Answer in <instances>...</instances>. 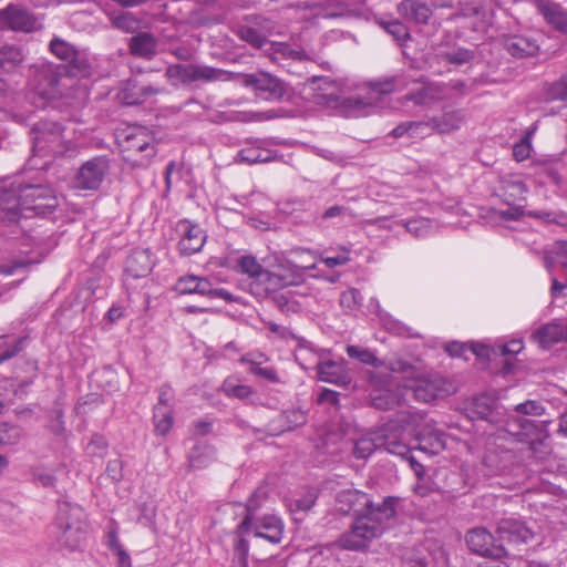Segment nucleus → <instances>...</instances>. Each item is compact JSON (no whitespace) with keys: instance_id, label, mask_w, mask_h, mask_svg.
Instances as JSON below:
<instances>
[{"instance_id":"obj_45","label":"nucleus","mask_w":567,"mask_h":567,"mask_svg":"<svg viewBox=\"0 0 567 567\" xmlns=\"http://www.w3.org/2000/svg\"><path fill=\"white\" fill-rule=\"evenodd\" d=\"M272 158L271 151L260 148L256 145H249L245 148H241L236 156V161L239 163L246 164H257L269 162Z\"/></svg>"},{"instance_id":"obj_50","label":"nucleus","mask_w":567,"mask_h":567,"mask_svg":"<svg viewBox=\"0 0 567 567\" xmlns=\"http://www.w3.org/2000/svg\"><path fill=\"white\" fill-rule=\"evenodd\" d=\"M237 538L234 544V567H249L248 565V553L249 543L244 538L245 534H240L236 530Z\"/></svg>"},{"instance_id":"obj_10","label":"nucleus","mask_w":567,"mask_h":567,"mask_svg":"<svg viewBox=\"0 0 567 567\" xmlns=\"http://www.w3.org/2000/svg\"><path fill=\"white\" fill-rule=\"evenodd\" d=\"M276 29V22L265 14H246L237 25V35L254 48L260 49Z\"/></svg>"},{"instance_id":"obj_19","label":"nucleus","mask_w":567,"mask_h":567,"mask_svg":"<svg viewBox=\"0 0 567 567\" xmlns=\"http://www.w3.org/2000/svg\"><path fill=\"white\" fill-rule=\"evenodd\" d=\"M496 534L498 544H503L505 548L506 545L528 544L534 538L533 530L525 522L514 517L501 519L497 524Z\"/></svg>"},{"instance_id":"obj_7","label":"nucleus","mask_w":567,"mask_h":567,"mask_svg":"<svg viewBox=\"0 0 567 567\" xmlns=\"http://www.w3.org/2000/svg\"><path fill=\"white\" fill-rule=\"evenodd\" d=\"M384 449L388 453L405 457L410 453L409 446L392 432L380 430L362 435L353 446V455L358 460L368 458L374 451Z\"/></svg>"},{"instance_id":"obj_37","label":"nucleus","mask_w":567,"mask_h":567,"mask_svg":"<svg viewBox=\"0 0 567 567\" xmlns=\"http://www.w3.org/2000/svg\"><path fill=\"white\" fill-rule=\"evenodd\" d=\"M561 320H553L533 333V338L542 348H549L555 343L561 342Z\"/></svg>"},{"instance_id":"obj_30","label":"nucleus","mask_w":567,"mask_h":567,"mask_svg":"<svg viewBox=\"0 0 567 567\" xmlns=\"http://www.w3.org/2000/svg\"><path fill=\"white\" fill-rule=\"evenodd\" d=\"M399 13L409 21L424 24L432 16V10L423 0H402L398 7Z\"/></svg>"},{"instance_id":"obj_18","label":"nucleus","mask_w":567,"mask_h":567,"mask_svg":"<svg viewBox=\"0 0 567 567\" xmlns=\"http://www.w3.org/2000/svg\"><path fill=\"white\" fill-rule=\"evenodd\" d=\"M369 381L374 389L370 393L371 405L379 410H392L399 405L400 399L391 389V374L370 372Z\"/></svg>"},{"instance_id":"obj_52","label":"nucleus","mask_w":567,"mask_h":567,"mask_svg":"<svg viewBox=\"0 0 567 567\" xmlns=\"http://www.w3.org/2000/svg\"><path fill=\"white\" fill-rule=\"evenodd\" d=\"M347 354L352 358L359 360L361 363L370 364L375 368H380L382 362L375 357V354L369 349H363L358 346H348Z\"/></svg>"},{"instance_id":"obj_15","label":"nucleus","mask_w":567,"mask_h":567,"mask_svg":"<svg viewBox=\"0 0 567 567\" xmlns=\"http://www.w3.org/2000/svg\"><path fill=\"white\" fill-rule=\"evenodd\" d=\"M176 231L179 235L177 249L181 256H192L199 252L207 240L206 231L189 219L179 220L176 224Z\"/></svg>"},{"instance_id":"obj_8","label":"nucleus","mask_w":567,"mask_h":567,"mask_svg":"<svg viewBox=\"0 0 567 567\" xmlns=\"http://www.w3.org/2000/svg\"><path fill=\"white\" fill-rule=\"evenodd\" d=\"M33 151L41 154L62 155L64 146L63 127L58 122L40 121L31 128Z\"/></svg>"},{"instance_id":"obj_5","label":"nucleus","mask_w":567,"mask_h":567,"mask_svg":"<svg viewBox=\"0 0 567 567\" xmlns=\"http://www.w3.org/2000/svg\"><path fill=\"white\" fill-rule=\"evenodd\" d=\"M31 78L38 94L47 100L68 96V91L73 83V79L68 75L66 66L52 62H40L32 65Z\"/></svg>"},{"instance_id":"obj_35","label":"nucleus","mask_w":567,"mask_h":567,"mask_svg":"<svg viewBox=\"0 0 567 567\" xmlns=\"http://www.w3.org/2000/svg\"><path fill=\"white\" fill-rule=\"evenodd\" d=\"M371 93L390 94L394 91H401L410 86V78L404 74L380 78L370 82Z\"/></svg>"},{"instance_id":"obj_28","label":"nucleus","mask_w":567,"mask_h":567,"mask_svg":"<svg viewBox=\"0 0 567 567\" xmlns=\"http://www.w3.org/2000/svg\"><path fill=\"white\" fill-rule=\"evenodd\" d=\"M319 83L318 91L313 93V103L326 107H337L341 102L339 89L328 78H312V84Z\"/></svg>"},{"instance_id":"obj_43","label":"nucleus","mask_w":567,"mask_h":567,"mask_svg":"<svg viewBox=\"0 0 567 567\" xmlns=\"http://www.w3.org/2000/svg\"><path fill=\"white\" fill-rule=\"evenodd\" d=\"M503 200L507 205H516L526 198L527 186L522 181H505L502 186Z\"/></svg>"},{"instance_id":"obj_46","label":"nucleus","mask_w":567,"mask_h":567,"mask_svg":"<svg viewBox=\"0 0 567 567\" xmlns=\"http://www.w3.org/2000/svg\"><path fill=\"white\" fill-rule=\"evenodd\" d=\"M27 337L10 339L8 336H0V364L11 360L25 347Z\"/></svg>"},{"instance_id":"obj_23","label":"nucleus","mask_w":567,"mask_h":567,"mask_svg":"<svg viewBox=\"0 0 567 567\" xmlns=\"http://www.w3.org/2000/svg\"><path fill=\"white\" fill-rule=\"evenodd\" d=\"M255 537L264 538L271 544H278L282 539L284 524L280 518L275 515H265L262 517H254V524L247 534Z\"/></svg>"},{"instance_id":"obj_41","label":"nucleus","mask_w":567,"mask_h":567,"mask_svg":"<svg viewBox=\"0 0 567 567\" xmlns=\"http://www.w3.org/2000/svg\"><path fill=\"white\" fill-rule=\"evenodd\" d=\"M237 265L239 270L248 276V282H258L260 278L268 276V270H266L254 256H241Z\"/></svg>"},{"instance_id":"obj_54","label":"nucleus","mask_w":567,"mask_h":567,"mask_svg":"<svg viewBox=\"0 0 567 567\" xmlns=\"http://www.w3.org/2000/svg\"><path fill=\"white\" fill-rule=\"evenodd\" d=\"M474 58V53L471 50L464 48L452 49L442 54V59L452 64L462 65L468 63Z\"/></svg>"},{"instance_id":"obj_33","label":"nucleus","mask_w":567,"mask_h":567,"mask_svg":"<svg viewBox=\"0 0 567 567\" xmlns=\"http://www.w3.org/2000/svg\"><path fill=\"white\" fill-rule=\"evenodd\" d=\"M308 421V414L300 408H292L282 411L277 417L272 420L280 432L293 431L297 427L303 426Z\"/></svg>"},{"instance_id":"obj_26","label":"nucleus","mask_w":567,"mask_h":567,"mask_svg":"<svg viewBox=\"0 0 567 567\" xmlns=\"http://www.w3.org/2000/svg\"><path fill=\"white\" fill-rule=\"evenodd\" d=\"M161 92V89L138 83L136 80H128L118 92V99L126 105H140Z\"/></svg>"},{"instance_id":"obj_22","label":"nucleus","mask_w":567,"mask_h":567,"mask_svg":"<svg viewBox=\"0 0 567 567\" xmlns=\"http://www.w3.org/2000/svg\"><path fill=\"white\" fill-rule=\"evenodd\" d=\"M37 19L20 6L9 4L0 10V27L12 31L31 32L35 29Z\"/></svg>"},{"instance_id":"obj_11","label":"nucleus","mask_w":567,"mask_h":567,"mask_svg":"<svg viewBox=\"0 0 567 567\" xmlns=\"http://www.w3.org/2000/svg\"><path fill=\"white\" fill-rule=\"evenodd\" d=\"M110 169L106 156H95L84 162L74 177V187L83 190H96Z\"/></svg>"},{"instance_id":"obj_17","label":"nucleus","mask_w":567,"mask_h":567,"mask_svg":"<svg viewBox=\"0 0 567 567\" xmlns=\"http://www.w3.org/2000/svg\"><path fill=\"white\" fill-rule=\"evenodd\" d=\"M20 194V183H13L10 188L0 189V220L8 225L29 218Z\"/></svg>"},{"instance_id":"obj_56","label":"nucleus","mask_w":567,"mask_h":567,"mask_svg":"<svg viewBox=\"0 0 567 567\" xmlns=\"http://www.w3.org/2000/svg\"><path fill=\"white\" fill-rule=\"evenodd\" d=\"M406 230L416 238L425 237L431 230V220L427 218H416L405 224Z\"/></svg>"},{"instance_id":"obj_9","label":"nucleus","mask_w":567,"mask_h":567,"mask_svg":"<svg viewBox=\"0 0 567 567\" xmlns=\"http://www.w3.org/2000/svg\"><path fill=\"white\" fill-rule=\"evenodd\" d=\"M166 73L168 78L177 79L184 84L227 82L235 78V74L229 71L202 64H174L167 69Z\"/></svg>"},{"instance_id":"obj_34","label":"nucleus","mask_w":567,"mask_h":567,"mask_svg":"<svg viewBox=\"0 0 567 567\" xmlns=\"http://www.w3.org/2000/svg\"><path fill=\"white\" fill-rule=\"evenodd\" d=\"M537 8L549 24L559 31L567 32V12L559 4L539 0Z\"/></svg>"},{"instance_id":"obj_12","label":"nucleus","mask_w":567,"mask_h":567,"mask_svg":"<svg viewBox=\"0 0 567 567\" xmlns=\"http://www.w3.org/2000/svg\"><path fill=\"white\" fill-rule=\"evenodd\" d=\"M455 388L447 379L433 375L430 378L419 379L412 385L406 388V392L411 393L416 401L429 403L435 399L447 396L454 393Z\"/></svg>"},{"instance_id":"obj_60","label":"nucleus","mask_w":567,"mask_h":567,"mask_svg":"<svg viewBox=\"0 0 567 567\" xmlns=\"http://www.w3.org/2000/svg\"><path fill=\"white\" fill-rule=\"evenodd\" d=\"M410 137H420L429 135L432 131V120L427 121H409Z\"/></svg>"},{"instance_id":"obj_13","label":"nucleus","mask_w":567,"mask_h":567,"mask_svg":"<svg viewBox=\"0 0 567 567\" xmlns=\"http://www.w3.org/2000/svg\"><path fill=\"white\" fill-rule=\"evenodd\" d=\"M279 272L268 270L266 278H260L258 282H247L249 292L258 299H264L272 291L300 282L298 272L289 274L284 265L279 267Z\"/></svg>"},{"instance_id":"obj_44","label":"nucleus","mask_w":567,"mask_h":567,"mask_svg":"<svg viewBox=\"0 0 567 567\" xmlns=\"http://www.w3.org/2000/svg\"><path fill=\"white\" fill-rule=\"evenodd\" d=\"M353 12L351 0H326L321 16L327 19L349 17Z\"/></svg>"},{"instance_id":"obj_61","label":"nucleus","mask_w":567,"mask_h":567,"mask_svg":"<svg viewBox=\"0 0 567 567\" xmlns=\"http://www.w3.org/2000/svg\"><path fill=\"white\" fill-rule=\"evenodd\" d=\"M174 401V391L169 384H163L158 390V402L155 408L172 410Z\"/></svg>"},{"instance_id":"obj_29","label":"nucleus","mask_w":567,"mask_h":567,"mask_svg":"<svg viewBox=\"0 0 567 567\" xmlns=\"http://www.w3.org/2000/svg\"><path fill=\"white\" fill-rule=\"evenodd\" d=\"M317 372L318 379L327 383L347 386L351 382V378L346 371V368L341 363L332 360L318 362Z\"/></svg>"},{"instance_id":"obj_57","label":"nucleus","mask_w":567,"mask_h":567,"mask_svg":"<svg viewBox=\"0 0 567 567\" xmlns=\"http://www.w3.org/2000/svg\"><path fill=\"white\" fill-rule=\"evenodd\" d=\"M111 20L116 28L124 31H133L137 25V20L130 12H114Z\"/></svg>"},{"instance_id":"obj_49","label":"nucleus","mask_w":567,"mask_h":567,"mask_svg":"<svg viewBox=\"0 0 567 567\" xmlns=\"http://www.w3.org/2000/svg\"><path fill=\"white\" fill-rule=\"evenodd\" d=\"M23 436V431L19 425L1 422L0 423V445H17Z\"/></svg>"},{"instance_id":"obj_38","label":"nucleus","mask_w":567,"mask_h":567,"mask_svg":"<svg viewBox=\"0 0 567 567\" xmlns=\"http://www.w3.org/2000/svg\"><path fill=\"white\" fill-rule=\"evenodd\" d=\"M24 60L22 50L12 44L0 47V75L14 71Z\"/></svg>"},{"instance_id":"obj_1","label":"nucleus","mask_w":567,"mask_h":567,"mask_svg":"<svg viewBox=\"0 0 567 567\" xmlns=\"http://www.w3.org/2000/svg\"><path fill=\"white\" fill-rule=\"evenodd\" d=\"M400 498L386 496L374 504L372 498L359 489L347 488L337 493L336 507L342 514H353L354 519L348 532L337 540L341 549L363 551L369 545L393 526Z\"/></svg>"},{"instance_id":"obj_27","label":"nucleus","mask_w":567,"mask_h":567,"mask_svg":"<svg viewBox=\"0 0 567 567\" xmlns=\"http://www.w3.org/2000/svg\"><path fill=\"white\" fill-rule=\"evenodd\" d=\"M502 41L504 49L517 59L534 56L539 50L534 39L523 34L504 35Z\"/></svg>"},{"instance_id":"obj_6","label":"nucleus","mask_w":567,"mask_h":567,"mask_svg":"<svg viewBox=\"0 0 567 567\" xmlns=\"http://www.w3.org/2000/svg\"><path fill=\"white\" fill-rule=\"evenodd\" d=\"M20 192L24 205L23 208L27 210L29 218L33 216H50L59 206L54 190L48 185L21 182Z\"/></svg>"},{"instance_id":"obj_25","label":"nucleus","mask_w":567,"mask_h":567,"mask_svg":"<svg viewBox=\"0 0 567 567\" xmlns=\"http://www.w3.org/2000/svg\"><path fill=\"white\" fill-rule=\"evenodd\" d=\"M432 127L439 134H450L460 130L466 122V113L462 109L444 106L440 115L431 117Z\"/></svg>"},{"instance_id":"obj_47","label":"nucleus","mask_w":567,"mask_h":567,"mask_svg":"<svg viewBox=\"0 0 567 567\" xmlns=\"http://www.w3.org/2000/svg\"><path fill=\"white\" fill-rule=\"evenodd\" d=\"M544 97L547 102H567V74L544 85Z\"/></svg>"},{"instance_id":"obj_55","label":"nucleus","mask_w":567,"mask_h":567,"mask_svg":"<svg viewBox=\"0 0 567 567\" xmlns=\"http://www.w3.org/2000/svg\"><path fill=\"white\" fill-rule=\"evenodd\" d=\"M362 301L360 291L355 288H349L340 295V306L347 311L355 310Z\"/></svg>"},{"instance_id":"obj_24","label":"nucleus","mask_w":567,"mask_h":567,"mask_svg":"<svg viewBox=\"0 0 567 567\" xmlns=\"http://www.w3.org/2000/svg\"><path fill=\"white\" fill-rule=\"evenodd\" d=\"M153 269V261L148 250L135 249L126 259L124 282L131 285V279H143Z\"/></svg>"},{"instance_id":"obj_39","label":"nucleus","mask_w":567,"mask_h":567,"mask_svg":"<svg viewBox=\"0 0 567 567\" xmlns=\"http://www.w3.org/2000/svg\"><path fill=\"white\" fill-rule=\"evenodd\" d=\"M215 447L208 444L195 445L188 456V466L192 470H200L215 461Z\"/></svg>"},{"instance_id":"obj_63","label":"nucleus","mask_w":567,"mask_h":567,"mask_svg":"<svg viewBox=\"0 0 567 567\" xmlns=\"http://www.w3.org/2000/svg\"><path fill=\"white\" fill-rule=\"evenodd\" d=\"M249 371L252 374L261 377V378H264V379H266L268 381H271V382H278L279 381L277 372L272 368H262V367L259 365V363L251 362Z\"/></svg>"},{"instance_id":"obj_62","label":"nucleus","mask_w":567,"mask_h":567,"mask_svg":"<svg viewBox=\"0 0 567 567\" xmlns=\"http://www.w3.org/2000/svg\"><path fill=\"white\" fill-rule=\"evenodd\" d=\"M532 143H528V137H522L513 147V156L517 162H523L530 156Z\"/></svg>"},{"instance_id":"obj_36","label":"nucleus","mask_w":567,"mask_h":567,"mask_svg":"<svg viewBox=\"0 0 567 567\" xmlns=\"http://www.w3.org/2000/svg\"><path fill=\"white\" fill-rule=\"evenodd\" d=\"M285 266L289 274L298 272L301 281L302 271L316 268V259L310 250L296 249L289 254Z\"/></svg>"},{"instance_id":"obj_32","label":"nucleus","mask_w":567,"mask_h":567,"mask_svg":"<svg viewBox=\"0 0 567 567\" xmlns=\"http://www.w3.org/2000/svg\"><path fill=\"white\" fill-rule=\"evenodd\" d=\"M175 290L181 295H199L208 297L212 292V282L206 277L187 275L181 277L175 284Z\"/></svg>"},{"instance_id":"obj_31","label":"nucleus","mask_w":567,"mask_h":567,"mask_svg":"<svg viewBox=\"0 0 567 567\" xmlns=\"http://www.w3.org/2000/svg\"><path fill=\"white\" fill-rule=\"evenodd\" d=\"M268 498V492L265 487H258L248 498L245 508L246 515L241 523L237 526V532L240 534H246L250 530L251 525L254 524V517L258 509L265 504Z\"/></svg>"},{"instance_id":"obj_53","label":"nucleus","mask_w":567,"mask_h":567,"mask_svg":"<svg viewBox=\"0 0 567 567\" xmlns=\"http://www.w3.org/2000/svg\"><path fill=\"white\" fill-rule=\"evenodd\" d=\"M378 23L390 33L398 42H405L409 38L408 28L399 20L384 21L380 20Z\"/></svg>"},{"instance_id":"obj_64","label":"nucleus","mask_w":567,"mask_h":567,"mask_svg":"<svg viewBox=\"0 0 567 567\" xmlns=\"http://www.w3.org/2000/svg\"><path fill=\"white\" fill-rule=\"evenodd\" d=\"M445 92L447 90L455 91L460 96H464L470 94L473 91V84H468L464 80H451L447 83H444Z\"/></svg>"},{"instance_id":"obj_14","label":"nucleus","mask_w":567,"mask_h":567,"mask_svg":"<svg viewBox=\"0 0 567 567\" xmlns=\"http://www.w3.org/2000/svg\"><path fill=\"white\" fill-rule=\"evenodd\" d=\"M467 547L474 554L499 559L507 556V549L503 544H498L486 528L477 527L467 532L465 536Z\"/></svg>"},{"instance_id":"obj_40","label":"nucleus","mask_w":567,"mask_h":567,"mask_svg":"<svg viewBox=\"0 0 567 567\" xmlns=\"http://www.w3.org/2000/svg\"><path fill=\"white\" fill-rule=\"evenodd\" d=\"M130 49L134 55L151 59L156 51V41L150 33H140L131 39Z\"/></svg>"},{"instance_id":"obj_3","label":"nucleus","mask_w":567,"mask_h":567,"mask_svg":"<svg viewBox=\"0 0 567 567\" xmlns=\"http://www.w3.org/2000/svg\"><path fill=\"white\" fill-rule=\"evenodd\" d=\"M84 511L76 504L59 503L54 523V536L60 548L80 549L86 538L87 526Z\"/></svg>"},{"instance_id":"obj_51","label":"nucleus","mask_w":567,"mask_h":567,"mask_svg":"<svg viewBox=\"0 0 567 567\" xmlns=\"http://www.w3.org/2000/svg\"><path fill=\"white\" fill-rule=\"evenodd\" d=\"M154 425L158 435H166L173 426V413L169 409L154 408Z\"/></svg>"},{"instance_id":"obj_2","label":"nucleus","mask_w":567,"mask_h":567,"mask_svg":"<svg viewBox=\"0 0 567 567\" xmlns=\"http://www.w3.org/2000/svg\"><path fill=\"white\" fill-rule=\"evenodd\" d=\"M544 412L545 408L534 400L515 405L498 425V436L508 437L514 443L527 444L535 458H546L550 453L547 425L543 421L532 419L543 415Z\"/></svg>"},{"instance_id":"obj_20","label":"nucleus","mask_w":567,"mask_h":567,"mask_svg":"<svg viewBox=\"0 0 567 567\" xmlns=\"http://www.w3.org/2000/svg\"><path fill=\"white\" fill-rule=\"evenodd\" d=\"M50 52L59 60L65 62L74 71L84 74L89 71L90 64L85 53L68 41L54 37L49 43Z\"/></svg>"},{"instance_id":"obj_59","label":"nucleus","mask_w":567,"mask_h":567,"mask_svg":"<svg viewBox=\"0 0 567 567\" xmlns=\"http://www.w3.org/2000/svg\"><path fill=\"white\" fill-rule=\"evenodd\" d=\"M532 217L542 219L548 224H557L560 226H567V214L565 213H551V212H530L528 214Z\"/></svg>"},{"instance_id":"obj_58","label":"nucleus","mask_w":567,"mask_h":567,"mask_svg":"<svg viewBox=\"0 0 567 567\" xmlns=\"http://www.w3.org/2000/svg\"><path fill=\"white\" fill-rule=\"evenodd\" d=\"M223 389L228 396L240 400L248 399L252 394V389L249 385L233 384L230 381H225Z\"/></svg>"},{"instance_id":"obj_48","label":"nucleus","mask_w":567,"mask_h":567,"mask_svg":"<svg viewBox=\"0 0 567 567\" xmlns=\"http://www.w3.org/2000/svg\"><path fill=\"white\" fill-rule=\"evenodd\" d=\"M493 405L494 400L491 396L483 394L473 399L470 411L474 416L482 420H488L491 423H494L495 420L492 417Z\"/></svg>"},{"instance_id":"obj_42","label":"nucleus","mask_w":567,"mask_h":567,"mask_svg":"<svg viewBox=\"0 0 567 567\" xmlns=\"http://www.w3.org/2000/svg\"><path fill=\"white\" fill-rule=\"evenodd\" d=\"M417 449L431 455H437L445 449V435L437 431L422 433L419 436Z\"/></svg>"},{"instance_id":"obj_21","label":"nucleus","mask_w":567,"mask_h":567,"mask_svg":"<svg viewBox=\"0 0 567 567\" xmlns=\"http://www.w3.org/2000/svg\"><path fill=\"white\" fill-rule=\"evenodd\" d=\"M411 84H415L416 87L411 89L404 96V100L411 101L416 105L427 106L447 96L444 83L430 82L422 78L420 80L410 79Z\"/></svg>"},{"instance_id":"obj_16","label":"nucleus","mask_w":567,"mask_h":567,"mask_svg":"<svg viewBox=\"0 0 567 567\" xmlns=\"http://www.w3.org/2000/svg\"><path fill=\"white\" fill-rule=\"evenodd\" d=\"M240 78L245 86L254 89L265 100H280L286 93L284 82L269 73L241 74Z\"/></svg>"},{"instance_id":"obj_4","label":"nucleus","mask_w":567,"mask_h":567,"mask_svg":"<svg viewBox=\"0 0 567 567\" xmlns=\"http://www.w3.org/2000/svg\"><path fill=\"white\" fill-rule=\"evenodd\" d=\"M117 143L124 159L136 167H146L156 155L157 148L153 134L142 126H128L117 136Z\"/></svg>"}]
</instances>
